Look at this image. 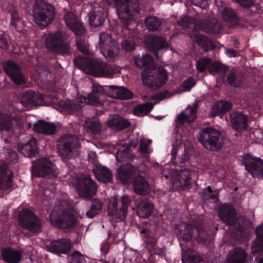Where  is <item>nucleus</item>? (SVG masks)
Segmentation results:
<instances>
[{
    "label": "nucleus",
    "mask_w": 263,
    "mask_h": 263,
    "mask_svg": "<svg viewBox=\"0 0 263 263\" xmlns=\"http://www.w3.org/2000/svg\"><path fill=\"white\" fill-rule=\"evenodd\" d=\"M12 121L9 115L0 113V130L2 132L10 131L12 126Z\"/></svg>",
    "instance_id": "obj_42"
},
{
    "label": "nucleus",
    "mask_w": 263,
    "mask_h": 263,
    "mask_svg": "<svg viewBox=\"0 0 263 263\" xmlns=\"http://www.w3.org/2000/svg\"><path fill=\"white\" fill-rule=\"evenodd\" d=\"M46 46L49 50L62 54L67 53L69 49V45L63 42L62 34L59 31L48 36Z\"/></svg>",
    "instance_id": "obj_15"
},
{
    "label": "nucleus",
    "mask_w": 263,
    "mask_h": 263,
    "mask_svg": "<svg viewBox=\"0 0 263 263\" xmlns=\"http://www.w3.org/2000/svg\"><path fill=\"white\" fill-rule=\"evenodd\" d=\"M33 98V92L28 91L23 94L21 99V103L25 107H28L32 105Z\"/></svg>",
    "instance_id": "obj_53"
},
{
    "label": "nucleus",
    "mask_w": 263,
    "mask_h": 263,
    "mask_svg": "<svg viewBox=\"0 0 263 263\" xmlns=\"http://www.w3.org/2000/svg\"><path fill=\"white\" fill-rule=\"evenodd\" d=\"M196 67L200 72H204L208 69L209 72L214 74L220 69L218 63L213 62L210 58H203L197 61Z\"/></svg>",
    "instance_id": "obj_22"
},
{
    "label": "nucleus",
    "mask_w": 263,
    "mask_h": 263,
    "mask_svg": "<svg viewBox=\"0 0 263 263\" xmlns=\"http://www.w3.org/2000/svg\"><path fill=\"white\" fill-rule=\"evenodd\" d=\"M198 140L208 151L217 152L224 143V138L217 130L212 127L203 128L199 134Z\"/></svg>",
    "instance_id": "obj_4"
},
{
    "label": "nucleus",
    "mask_w": 263,
    "mask_h": 263,
    "mask_svg": "<svg viewBox=\"0 0 263 263\" xmlns=\"http://www.w3.org/2000/svg\"><path fill=\"white\" fill-rule=\"evenodd\" d=\"M0 157L8 162H13L17 160V155L14 151L6 148L0 154Z\"/></svg>",
    "instance_id": "obj_48"
},
{
    "label": "nucleus",
    "mask_w": 263,
    "mask_h": 263,
    "mask_svg": "<svg viewBox=\"0 0 263 263\" xmlns=\"http://www.w3.org/2000/svg\"><path fill=\"white\" fill-rule=\"evenodd\" d=\"M178 25L180 26L188 28L194 27L195 29H200L206 32L212 33L215 34H218L220 31V25L216 22L211 23L210 25H202L199 27L195 25V21L193 18L189 17L186 16L181 17L180 21L178 22Z\"/></svg>",
    "instance_id": "obj_16"
},
{
    "label": "nucleus",
    "mask_w": 263,
    "mask_h": 263,
    "mask_svg": "<svg viewBox=\"0 0 263 263\" xmlns=\"http://www.w3.org/2000/svg\"><path fill=\"white\" fill-rule=\"evenodd\" d=\"M175 232L179 239L188 241L193 237L194 230L193 227L185 222H181L176 226Z\"/></svg>",
    "instance_id": "obj_28"
},
{
    "label": "nucleus",
    "mask_w": 263,
    "mask_h": 263,
    "mask_svg": "<svg viewBox=\"0 0 263 263\" xmlns=\"http://www.w3.org/2000/svg\"><path fill=\"white\" fill-rule=\"evenodd\" d=\"M130 202L127 195L123 196L121 200V205H118L117 199L113 198L109 201L108 214L111 222H118L123 221L126 216L128 205Z\"/></svg>",
    "instance_id": "obj_11"
},
{
    "label": "nucleus",
    "mask_w": 263,
    "mask_h": 263,
    "mask_svg": "<svg viewBox=\"0 0 263 263\" xmlns=\"http://www.w3.org/2000/svg\"><path fill=\"white\" fill-rule=\"evenodd\" d=\"M56 125L43 120H39L33 125V129L39 133L46 135H51L55 133Z\"/></svg>",
    "instance_id": "obj_33"
},
{
    "label": "nucleus",
    "mask_w": 263,
    "mask_h": 263,
    "mask_svg": "<svg viewBox=\"0 0 263 263\" xmlns=\"http://www.w3.org/2000/svg\"><path fill=\"white\" fill-rule=\"evenodd\" d=\"M191 172L189 170H171L170 177L173 186L177 189L185 190L191 184Z\"/></svg>",
    "instance_id": "obj_14"
},
{
    "label": "nucleus",
    "mask_w": 263,
    "mask_h": 263,
    "mask_svg": "<svg viewBox=\"0 0 263 263\" xmlns=\"http://www.w3.org/2000/svg\"><path fill=\"white\" fill-rule=\"evenodd\" d=\"M220 106L219 102H217L213 105V106L212 107L211 111L210 113L211 117H215L223 113V111L221 110V107Z\"/></svg>",
    "instance_id": "obj_60"
},
{
    "label": "nucleus",
    "mask_w": 263,
    "mask_h": 263,
    "mask_svg": "<svg viewBox=\"0 0 263 263\" xmlns=\"http://www.w3.org/2000/svg\"><path fill=\"white\" fill-rule=\"evenodd\" d=\"M18 151L24 156L32 157L37 153V141L31 138L27 142L20 143L18 145Z\"/></svg>",
    "instance_id": "obj_29"
},
{
    "label": "nucleus",
    "mask_w": 263,
    "mask_h": 263,
    "mask_svg": "<svg viewBox=\"0 0 263 263\" xmlns=\"http://www.w3.org/2000/svg\"><path fill=\"white\" fill-rule=\"evenodd\" d=\"M222 18L226 21L235 22L236 20L235 13L229 8H225L220 11Z\"/></svg>",
    "instance_id": "obj_50"
},
{
    "label": "nucleus",
    "mask_w": 263,
    "mask_h": 263,
    "mask_svg": "<svg viewBox=\"0 0 263 263\" xmlns=\"http://www.w3.org/2000/svg\"><path fill=\"white\" fill-rule=\"evenodd\" d=\"M133 187L135 192L140 195L146 194L150 190V186L147 181L141 176H138L135 179Z\"/></svg>",
    "instance_id": "obj_35"
},
{
    "label": "nucleus",
    "mask_w": 263,
    "mask_h": 263,
    "mask_svg": "<svg viewBox=\"0 0 263 263\" xmlns=\"http://www.w3.org/2000/svg\"><path fill=\"white\" fill-rule=\"evenodd\" d=\"M78 60L81 63L80 68L86 73L96 77H109L115 72V70L111 66L100 60L81 58Z\"/></svg>",
    "instance_id": "obj_5"
},
{
    "label": "nucleus",
    "mask_w": 263,
    "mask_h": 263,
    "mask_svg": "<svg viewBox=\"0 0 263 263\" xmlns=\"http://www.w3.org/2000/svg\"><path fill=\"white\" fill-rule=\"evenodd\" d=\"M12 172L5 164L0 165V190L8 189L12 185Z\"/></svg>",
    "instance_id": "obj_27"
},
{
    "label": "nucleus",
    "mask_w": 263,
    "mask_h": 263,
    "mask_svg": "<svg viewBox=\"0 0 263 263\" xmlns=\"http://www.w3.org/2000/svg\"><path fill=\"white\" fill-rule=\"evenodd\" d=\"M154 205L146 200H142L139 201L137 208V213L138 215L143 218L148 217L152 214Z\"/></svg>",
    "instance_id": "obj_37"
},
{
    "label": "nucleus",
    "mask_w": 263,
    "mask_h": 263,
    "mask_svg": "<svg viewBox=\"0 0 263 263\" xmlns=\"http://www.w3.org/2000/svg\"><path fill=\"white\" fill-rule=\"evenodd\" d=\"M50 97L48 96H43L40 93H35L33 92V98L32 105H47L50 103H55L54 100L49 101Z\"/></svg>",
    "instance_id": "obj_44"
},
{
    "label": "nucleus",
    "mask_w": 263,
    "mask_h": 263,
    "mask_svg": "<svg viewBox=\"0 0 263 263\" xmlns=\"http://www.w3.org/2000/svg\"><path fill=\"white\" fill-rule=\"evenodd\" d=\"M32 174L43 177H57L59 170L48 158H41L33 162Z\"/></svg>",
    "instance_id": "obj_12"
},
{
    "label": "nucleus",
    "mask_w": 263,
    "mask_h": 263,
    "mask_svg": "<svg viewBox=\"0 0 263 263\" xmlns=\"http://www.w3.org/2000/svg\"><path fill=\"white\" fill-rule=\"evenodd\" d=\"M194 40L204 51H208L214 48L212 41L204 35L196 34L194 36Z\"/></svg>",
    "instance_id": "obj_39"
},
{
    "label": "nucleus",
    "mask_w": 263,
    "mask_h": 263,
    "mask_svg": "<svg viewBox=\"0 0 263 263\" xmlns=\"http://www.w3.org/2000/svg\"><path fill=\"white\" fill-rule=\"evenodd\" d=\"M145 23L149 30L156 31L161 25V22L156 16H149L145 18Z\"/></svg>",
    "instance_id": "obj_45"
},
{
    "label": "nucleus",
    "mask_w": 263,
    "mask_h": 263,
    "mask_svg": "<svg viewBox=\"0 0 263 263\" xmlns=\"http://www.w3.org/2000/svg\"><path fill=\"white\" fill-rule=\"evenodd\" d=\"M41 186L44 188L43 190V195L47 197L51 196L56 190L55 185L52 183L49 184L46 186H44V184H42Z\"/></svg>",
    "instance_id": "obj_57"
},
{
    "label": "nucleus",
    "mask_w": 263,
    "mask_h": 263,
    "mask_svg": "<svg viewBox=\"0 0 263 263\" xmlns=\"http://www.w3.org/2000/svg\"><path fill=\"white\" fill-rule=\"evenodd\" d=\"M141 233L144 234L145 241L147 243L155 244L157 241V235L155 231H151L147 229L141 230Z\"/></svg>",
    "instance_id": "obj_51"
},
{
    "label": "nucleus",
    "mask_w": 263,
    "mask_h": 263,
    "mask_svg": "<svg viewBox=\"0 0 263 263\" xmlns=\"http://www.w3.org/2000/svg\"><path fill=\"white\" fill-rule=\"evenodd\" d=\"M230 117L232 127L235 130L242 132L247 128L248 118L242 112H233L230 114Z\"/></svg>",
    "instance_id": "obj_23"
},
{
    "label": "nucleus",
    "mask_w": 263,
    "mask_h": 263,
    "mask_svg": "<svg viewBox=\"0 0 263 263\" xmlns=\"http://www.w3.org/2000/svg\"><path fill=\"white\" fill-rule=\"evenodd\" d=\"M18 220L21 226L31 232L41 231L42 223L40 219L31 211L23 210L20 214Z\"/></svg>",
    "instance_id": "obj_13"
},
{
    "label": "nucleus",
    "mask_w": 263,
    "mask_h": 263,
    "mask_svg": "<svg viewBox=\"0 0 263 263\" xmlns=\"http://www.w3.org/2000/svg\"><path fill=\"white\" fill-rule=\"evenodd\" d=\"M152 143V141L151 140H145L142 139L141 140L140 145V150L141 152L145 153H150V150L148 148V145H149Z\"/></svg>",
    "instance_id": "obj_58"
},
{
    "label": "nucleus",
    "mask_w": 263,
    "mask_h": 263,
    "mask_svg": "<svg viewBox=\"0 0 263 263\" xmlns=\"http://www.w3.org/2000/svg\"><path fill=\"white\" fill-rule=\"evenodd\" d=\"M196 84V81L194 78L190 77L185 80L182 84L183 91H189Z\"/></svg>",
    "instance_id": "obj_59"
},
{
    "label": "nucleus",
    "mask_w": 263,
    "mask_h": 263,
    "mask_svg": "<svg viewBox=\"0 0 263 263\" xmlns=\"http://www.w3.org/2000/svg\"><path fill=\"white\" fill-rule=\"evenodd\" d=\"M203 199L206 202L208 200H211L215 202L217 200V193L212 192L210 186H208L203 191Z\"/></svg>",
    "instance_id": "obj_52"
},
{
    "label": "nucleus",
    "mask_w": 263,
    "mask_h": 263,
    "mask_svg": "<svg viewBox=\"0 0 263 263\" xmlns=\"http://www.w3.org/2000/svg\"><path fill=\"white\" fill-rule=\"evenodd\" d=\"M88 160L89 162L93 164V165L96 164H99L98 163L96 153L93 152H89L88 153Z\"/></svg>",
    "instance_id": "obj_64"
},
{
    "label": "nucleus",
    "mask_w": 263,
    "mask_h": 263,
    "mask_svg": "<svg viewBox=\"0 0 263 263\" xmlns=\"http://www.w3.org/2000/svg\"><path fill=\"white\" fill-rule=\"evenodd\" d=\"M133 154L129 148H124L122 150H118L116 154V158L118 161L123 162L130 159Z\"/></svg>",
    "instance_id": "obj_47"
},
{
    "label": "nucleus",
    "mask_w": 263,
    "mask_h": 263,
    "mask_svg": "<svg viewBox=\"0 0 263 263\" xmlns=\"http://www.w3.org/2000/svg\"><path fill=\"white\" fill-rule=\"evenodd\" d=\"M135 172V167L132 165L123 164L118 170V177L124 183H128L133 178Z\"/></svg>",
    "instance_id": "obj_32"
},
{
    "label": "nucleus",
    "mask_w": 263,
    "mask_h": 263,
    "mask_svg": "<svg viewBox=\"0 0 263 263\" xmlns=\"http://www.w3.org/2000/svg\"><path fill=\"white\" fill-rule=\"evenodd\" d=\"M100 51L108 61H114L118 58L119 47L115 40L110 34L102 32L99 36Z\"/></svg>",
    "instance_id": "obj_9"
},
{
    "label": "nucleus",
    "mask_w": 263,
    "mask_h": 263,
    "mask_svg": "<svg viewBox=\"0 0 263 263\" xmlns=\"http://www.w3.org/2000/svg\"><path fill=\"white\" fill-rule=\"evenodd\" d=\"M154 104L146 103L138 105L134 109V113L138 116H143L148 114L153 108Z\"/></svg>",
    "instance_id": "obj_46"
},
{
    "label": "nucleus",
    "mask_w": 263,
    "mask_h": 263,
    "mask_svg": "<svg viewBox=\"0 0 263 263\" xmlns=\"http://www.w3.org/2000/svg\"><path fill=\"white\" fill-rule=\"evenodd\" d=\"M119 18L122 20H132L138 10V0H113Z\"/></svg>",
    "instance_id": "obj_10"
},
{
    "label": "nucleus",
    "mask_w": 263,
    "mask_h": 263,
    "mask_svg": "<svg viewBox=\"0 0 263 263\" xmlns=\"http://www.w3.org/2000/svg\"><path fill=\"white\" fill-rule=\"evenodd\" d=\"M4 68L14 83L19 85L25 83V77L21 73L20 67L14 62L8 61L4 65Z\"/></svg>",
    "instance_id": "obj_18"
},
{
    "label": "nucleus",
    "mask_w": 263,
    "mask_h": 263,
    "mask_svg": "<svg viewBox=\"0 0 263 263\" xmlns=\"http://www.w3.org/2000/svg\"><path fill=\"white\" fill-rule=\"evenodd\" d=\"M71 258L70 263H86L85 257L78 251L74 252L71 254Z\"/></svg>",
    "instance_id": "obj_56"
},
{
    "label": "nucleus",
    "mask_w": 263,
    "mask_h": 263,
    "mask_svg": "<svg viewBox=\"0 0 263 263\" xmlns=\"http://www.w3.org/2000/svg\"><path fill=\"white\" fill-rule=\"evenodd\" d=\"M93 172L96 178L104 182H110L112 180V174L106 167L96 164L92 167Z\"/></svg>",
    "instance_id": "obj_31"
},
{
    "label": "nucleus",
    "mask_w": 263,
    "mask_h": 263,
    "mask_svg": "<svg viewBox=\"0 0 263 263\" xmlns=\"http://www.w3.org/2000/svg\"><path fill=\"white\" fill-rule=\"evenodd\" d=\"M246 257L247 254L243 249L235 248L230 252L226 263H243Z\"/></svg>",
    "instance_id": "obj_36"
},
{
    "label": "nucleus",
    "mask_w": 263,
    "mask_h": 263,
    "mask_svg": "<svg viewBox=\"0 0 263 263\" xmlns=\"http://www.w3.org/2000/svg\"><path fill=\"white\" fill-rule=\"evenodd\" d=\"M198 105L195 103L192 107L188 106L181 112L176 119L177 124H183L184 123H190L196 118V110Z\"/></svg>",
    "instance_id": "obj_24"
},
{
    "label": "nucleus",
    "mask_w": 263,
    "mask_h": 263,
    "mask_svg": "<svg viewBox=\"0 0 263 263\" xmlns=\"http://www.w3.org/2000/svg\"><path fill=\"white\" fill-rule=\"evenodd\" d=\"M105 87L108 96L112 98L126 100L132 98V92L125 87L114 85L106 86Z\"/></svg>",
    "instance_id": "obj_21"
},
{
    "label": "nucleus",
    "mask_w": 263,
    "mask_h": 263,
    "mask_svg": "<svg viewBox=\"0 0 263 263\" xmlns=\"http://www.w3.org/2000/svg\"><path fill=\"white\" fill-rule=\"evenodd\" d=\"M80 143L79 138L74 135H66L60 139L58 153L63 158L71 159L79 154Z\"/></svg>",
    "instance_id": "obj_8"
},
{
    "label": "nucleus",
    "mask_w": 263,
    "mask_h": 263,
    "mask_svg": "<svg viewBox=\"0 0 263 263\" xmlns=\"http://www.w3.org/2000/svg\"><path fill=\"white\" fill-rule=\"evenodd\" d=\"M11 15L10 25L15 29H19L24 26V22L22 20V15L17 10L14 9L10 11Z\"/></svg>",
    "instance_id": "obj_41"
},
{
    "label": "nucleus",
    "mask_w": 263,
    "mask_h": 263,
    "mask_svg": "<svg viewBox=\"0 0 263 263\" xmlns=\"http://www.w3.org/2000/svg\"><path fill=\"white\" fill-rule=\"evenodd\" d=\"M77 47L80 51L85 54H91L89 44L84 39L78 38L77 40Z\"/></svg>",
    "instance_id": "obj_49"
},
{
    "label": "nucleus",
    "mask_w": 263,
    "mask_h": 263,
    "mask_svg": "<svg viewBox=\"0 0 263 263\" xmlns=\"http://www.w3.org/2000/svg\"><path fill=\"white\" fill-rule=\"evenodd\" d=\"M256 239L252 245V253L254 255L259 252H263V225L257 228L256 230Z\"/></svg>",
    "instance_id": "obj_38"
},
{
    "label": "nucleus",
    "mask_w": 263,
    "mask_h": 263,
    "mask_svg": "<svg viewBox=\"0 0 263 263\" xmlns=\"http://www.w3.org/2000/svg\"><path fill=\"white\" fill-rule=\"evenodd\" d=\"M71 242L69 239L63 238L53 241L49 243L48 249L52 253L66 254L70 249Z\"/></svg>",
    "instance_id": "obj_26"
},
{
    "label": "nucleus",
    "mask_w": 263,
    "mask_h": 263,
    "mask_svg": "<svg viewBox=\"0 0 263 263\" xmlns=\"http://www.w3.org/2000/svg\"><path fill=\"white\" fill-rule=\"evenodd\" d=\"M143 66L147 67L141 73V79L144 84L153 89H157L164 85L168 80V74L162 67H156L152 64L151 55H143Z\"/></svg>",
    "instance_id": "obj_1"
},
{
    "label": "nucleus",
    "mask_w": 263,
    "mask_h": 263,
    "mask_svg": "<svg viewBox=\"0 0 263 263\" xmlns=\"http://www.w3.org/2000/svg\"><path fill=\"white\" fill-rule=\"evenodd\" d=\"M153 44L157 49H161L167 46L168 44L165 39L160 36H155L153 38Z\"/></svg>",
    "instance_id": "obj_55"
},
{
    "label": "nucleus",
    "mask_w": 263,
    "mask_h": 263,
    "mask_svg": "<svg viewBox=\"0 0 263 263\" xmlns=\"http://www.w3.org/2000/svg\"><path fill=\"white\" fill-rule=\"evenodd\" d=\"M55 10L52 6L38 0L33 6L32 16L34 22L44 27L50 24L55 17Z\"/></svg>",
    "instance_id": "obj_6"
},
{
    "label": "nucleus",
    "mask_w": 263,
    "mask_h": 263,
    "mask_svg": "<svg viewBox=\"0 0 263 263\" xmlns=\"http://www.w3.org/2000/svg\"><path fill=\"white\" fill-rule=\"evenodd\" d=\"M103 95V88L99 85H93L91 92L89 94L78 93L76 100L80 104L67 100L60 102L62 111L67 114H73L80 110L82 106L89 104L96 105L101 102V99Z\"/></svg>",
    "instance_id": "obj_2"
},
{
    "label": "nucleus",
    "mask_w": 263,
    "mask_h": 263,
    "mask_svg": "<svg viewBox=\"0 0 263 263\" xmlns=\"http://www.w3.org/2000/svg\"><path fill=\"white\" fill-rule=\"evenodd\" d=\"M243 163L247 170L253 177H263V161L261 159L246 156L243 158Z\"/></svg>",
    "instance_id": "obj_17"
},
{
    "label": "nucleus",
    "mask_w": 263,
    "mask_h": 263,
    "mask_svg": "<svg viewBox=\"0 0 263 263\" xmlns=\"http://www.w3.org/2000/svg\"><path fill=\"white\" fill-rule=\"evenodd\" d=\"M51 223L55 227L66 229L73 226L77 219L71 205L66 199H59L50 215Z\"/></svg>",
    "instance_id": "obj_3"
},
{
    "label": "nucleus",
    "mask_w": 263,
    "mask_h": 263,
    "mask_svg": "<svg viewBox=\"0 0 263 263\" xmlns=\"http://www.w3.org/2000/svg\"><path fill=\"white\" fill-rule=\"evenodd\" d=\"M103 206L102 201L98 199H93L90 210L86 213V216L90 218H93L101 212Z\"/></svg>",
    "instance_id": "obj_40"
},
{
    "label": "nucleus",
    "mask_w": 263,
    "mask_h": 263,
    "mask_svg": "<svg viewBox=\"0 0 263 263\" xmlns=\"http://www.w3.org/2000/svg\"><path fill=\"white\" fill-rule=\"evenodd\" d=\"M85 126L87 129L93 134L99 133L101 129L100 123L96 118L87 119L85 121Z\"/></svg>",
    "instance_id": "obj_43"
},
{
    "label": "nucleus",
    "mask_w": 263,
    "mask_h": 263,
    "mask_svg": "<svg viewBox=\"0 0 263 263\" xmlns=\"http://www.w3.org/2000/svg\"><path fill=\"white\" fill-rule=\"evenodd\" d=\"M218 215L220 219L227 224H235V212L231 205L227 204L221 206L218 211Z\"/></svg>",
    "instance_id": "obj_25"
},
{
    "label": "nucleus",
    "mask_w": 263,
    "mask_h": 263,
    "mask_svg": "<svg viewBox=\"0 0 263 263\" xmlns=\"http://www.w3.org/2000/svg\"><path fill=\"white\" fill-rule=\"evenodd\" d=\"M88 15L90 25L98 27L103 24L107 16V12L103 8L98 6L91 11Z\"/></svg>",
    "instance_id": "obj_20"
},
{
    "label": "nucleus",
    "mask_w": 263,
    "mask_h": 263,
    "mask_svg": "<svg viewBox=\"0 0 263 263\" xmlns=\"http://www.w3.org/2000/svg\"><path fill=\"white\" fill-rule=\"evenodd\" d=\"M220 106L221 107V110L223 111V113L229 111L232 107V104L229 102L227 101H220Z\"/></svg>",
    "instance_id": "obj_63"
},
{
    "label": "nucleus",
    "mask_w": 263,
    "mask_h": 263,
    "mask_svg": "<svg viewBox=\"0 0 263 263\" xmlns=\"http://www.w3.org/2000/svg\"><path fill=\"white\" fill-rule=\"evenodd\" d=\"M195 230L198 233V236H195V238L199 241L204 240L206 234L202 229L201 227L200 226H197L195 228Z\"/></svg>",
    "instance_id": "obj_62"
},
{
    "label": "nucleus",
    "mask_w": 263,
    "mask_h": 263,
    "mask_svg": "<svg viewBox=\"0 0 263 263\" xmlns=\"http://www.w3.org/2000/svg\"><path fill=\"white\" fill-rule=\"evenodd\" d=\"M3 259L8 263H19L22 257V253L16 249L6 248L2 251Z\"/></svg>",
    "instance_id": "obj_30"
},
{
    "label": "nucleus",
    "mask_w": 263,
    "mask_h": 263,
    "mask_svg": "<svg viewBox=\"0 0 263 263\" xmlns=\"http://www.w3.org/2000/svg\"><path fill=\"white\" fill-rule=\"evenodd\" d=\"M66 181L69 184L77 183V189L79 195L84 198H90L96 193L97 186L89 176L81 175L77 178L73 177L72 174L65 176Z\"/></svg>",
    "instance_id": "obj_7"
},
{
    "label": "nucleus",
    "mask_w": 263,
    "mask_h": 263,
    "mask_svg": "<svg viewBox=\"0 0 263 263\" xmlns=\"http://www.w3.org/2000/svg\"><path fill=\"white\" fill-rule=\"evenodd\" d=\"M195 254L192 250H186L183 253L182 260L183 263H195Z\"/></svg>",
    "instance_id": "obj_54"
},
{
    "label": "nucleus",
    "mask_w": 263,
    "mask_h": 263,
    "mask_svg": "<svg viewBox=\"0 0 263 263\" xmlns=\"http://www.w3.org/2000/svg\"><path fill=\"white\" fill-rule=\"evenodd\" d=\"M64 20L67 26L77 35H83L85 33L82 23L73 12H67L64 15Z\"/></svg>",
    "instance_id": "obj_19"
},
{
    "label": "nucleus",
    "mask_w": 263,
    "mask_h": 263,
    "mask_svg": "<svg viewBox=\"0 0 263 263\" xmlns=\"http://www.w3.org/2000/svg\"><path fill=\"white\" fill-rule=\"evenodd\" d=\"M122 48L127 51L133 50L135 48V44L133 41L125 40L122 43Z\"/></svg>",
    "instance_id": "obj_61"
},
{
    "label": "nucleus",
    "mask_w": 263,
    "mask_h": 263,
    "mask_svg": "<svg viewBox=\"0 0 263 263\" xmlns=\"http://www.w3.org/2000/svg\"><path fill=\"white\" fill-rule=\"evenodd\" d=\"M107 125L112 129L118 130L129 126L130 123L118 115H115L109 116L107 121Z\"/></svg>",
    "instance_id": "obj_34"
}]
</instances>
